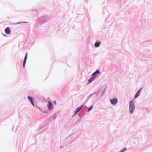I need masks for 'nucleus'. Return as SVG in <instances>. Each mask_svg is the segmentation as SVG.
Here are the masks:
<instances>
[{"label": "nucleus", "mask_w": 152, "mask_h": 152, "mask_svg": "<svg viewBox=\"0 0 152 152\" xmlns=\"http://www.w3.org/2000/svg\"><path fill=\"white\" fill-rule=\"evenodd\" d=\"M110 102L111 103L114 105L116 104L118 102L117 99L115 98L113 99H111L110 100Z\"/></svg>", "instance_id": "7ed1b4c3"}, {"label": "nucleus", "mask_w": 152, "mask_h": 152, "mask_svg": "<svg viewBox=\"0 0 152 152\" xmlns=\"http://www.w3.org/2000/svg\"><path fill=\"white\" fill-rule=\"evenodd\" d=\"M28 99H29V100H30L31 104H32V105L34 106V105L33 102V98L32 97H30V96H28Z\"/></svg>", "instance_id": "1a4fd4ad"}, {"label": "nucleus", "mask_w": 152, "mask_h": 152, "mask_svg": "<svg viewBox=\"0 0 152 152\" xmlns=\"http://www.w3.org/2000/svg\"><path fill=\"white\" fill-rule=\"evenodd\" d=\"M129 109L130 113H133V112L135 109V107L134 103L132 101H130L129 102Z\"/></svg>", "instance_id": "f03ea898"}, {"label": "nucleus", "mask_w": 152, "mask_h": 152, "mask_svg": "<svg viewBox=\"0 0 152 152\" xmlns=\"http://www.w3.org/2000/svg\"><path fill=\"white\" fill-rule=\"evenodd\" d=\"M27 58V53H26V54L25 57L24 58V60L23 63V67H25V64L26 63V61Z\"/></svg>", "instance_id": "6e6552de"}, {"label": "nucleus", "mask_w": 152, "mask_h": 152, "mask_svg": "<svg viewBox=\"0 0 152 152\" xmlns=\"http://www.w3.org/2000/svg\"><path fill=\"white\" fill-rule=\"evenodd\" d=\"M83 107V105L81 106L80 107L77 108L74 111L75 114L74 115H76L77 113H78L81 109L82 107Z\"/></svg>", "instance_id": "423d86ee"}, {"label": "nucleus", "mask_w": 152, "mask_h": 152, "mask_svg": "<svg viewBox=\"0 0 152 152\" xmlns=\"http://www.w3.org/2000/svg\"><path fill=\"white\" fill-rule=\"evenodd\" d=\"M48 108L49 110H50L52 109L53 108V105L52 103L50 102L49 101L48 102Z\"/></svg>", "instance_id": "20e7f679"}, {"label": "nucleus", "mask_w": 152, "mask_h": 152, "mask_svg": "<svg viewBox=\"0 0 152 152\" xmlns=\"http://www.w3.org/2000/svg\"><path fill=\"white\" fill-rule=\"evenodd\" d=\"M100 73V71L99 70H96L94 73L92 75V76L89 79L88 81V83H90L93 81L94 79L97 77V74H99Z\"/></svg>", "instance_id": "f257e3e1"}, {"label": "nucleus", "mask_w": 152, "mask_h": 152, "mask_svg": "<svg viewBox=\"0 0 152 152\" xmlns=\"http://www.w3.org/2000/svg\"><path fill=\"white\" fill-rule=\"evenodd\" d=\"M100 44V42H98L96 43L94 45L96 47H98Z\"/></svg>", "instance_id": "9d476101"}, {"label": "nucleus", "mask_w": 152, "mask_h": 152, "mask_svg": "<svg viewBox=\"0 0 152 152\" xmlns=\"http://www.w3.org/2000/svg\"><path fill=\"white\" fill-rule=\"evenodd\" d=\"M93 107V106H91L90 107V108L88 109V111L89 112V111H90L92 108Z\"/></svg>", "instance_id": "9b49d317"}, {"label": "nucleus", "mask_w": 152, "mask_h": 152, "mask_svg": "<svg viewBox=\"0 0 152 152\" xmlns=\"http://www.w3.org/2000/svg\"><path fill=\"white\" fill-rule=\"evenodd\" d=\"M54 103L55 104H56V101H55L54 102Z\"/></svg>", "instance_id": "f8f14e48"}, {"label": "nucleus", "mask_w": 152, "mask_h": 152, "mask_svg": "<svg viewBox=\"0 0 152 152\" xmlns=\"http://www.w3.org/2000/svg\"><path fill=\"white\" fill-rule=\"evenodd\" d=\"M5 32L7 34H10L11 33L10 28L9 27L6 28L5 29Z\"/></svg>", "instance_id": "0eeeda50"}, {"label": "nucleus", "mask_w": 152, "mask_h": 152, "mask_svg": "<svg viewBox=\"0 0 152 152\" xmlns=\"http://www.w3.org/2000/svg\"><path fill=\"white\" fill-rule=\"evenodd\" d=\"M141 90H142V88H140L137 92L136 94L134 96V98L136 99L138 97V96H139V95L140 94L141 92Z\"/></svg>", "instance_id": "39448f33"}]
</instances>
